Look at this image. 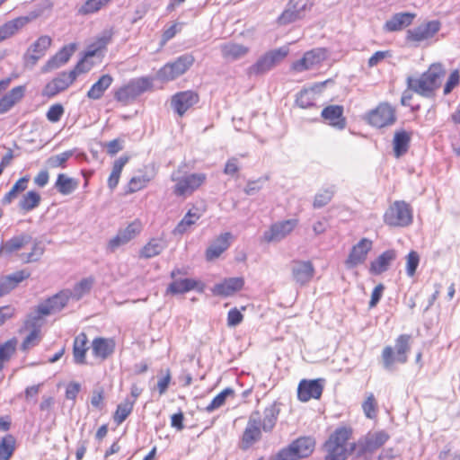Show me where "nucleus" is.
Instances as JSON below:
<instances>
[{
	"label": "nucleus",
	"instance_id": "nucleus-1",
	"mask_svg": "<svg viewBox=\"0 0 460 460\" xmlns=\"http://www.w3.org/2000/svg\"><path fill=\"white\" fill-rule=\"evenodd\" d=\"M445 75V69L441 64H432L428 71L420 77L407 78V86L409 90L423 97H431L434 91L439 87L440 79Z\"/></svg>",
	"mask_w": 460,
	"mask_h": 460
},
{
	"label": "nucleus",
	"instance_id": "nucleus-2",
	"mask_svg": "<svg viewBox=\"0 0 460 460\" xmlns=\"http://www.w3.org/2000/svg\"><path fill=\"white\" fill-rule=\"evenodd\" d=\"M411 336L401 334L395 340L394 348L386 346L382 351L383 367L387 371L394 370L395 363L405 364L408 360V353L411 349Z\"/></svg>",
	"mask_w": 460,
	"mask_h": 460
},
{
	"label": "nucleus",
	"instance_id": "nucleus-3",
	"mask_svg": "<svg viewBox=\"0 0 460 460\" xmlns=\"http://www.w3.org/2000/svg\"><path fill=\"white\" fill-rule=\"evenodd\" d=\"M171 180L174 182L173 194L177 197L186 198L206 182L207 175L204 172L181 174L180 171H174L171 175Z\"/></svg>",
	"mask_w": 460,
	"mask_h": 460
},
{
	"label": "nucleus",
	"instance_id": "nucleus-4",
	"mask_svg": "<svg viewBox=\"0 0 460 460\" xmlns=\"http://www.w3.org/2000/svg\"><path fill=\"white\" fill-rule=\"evenodd\" d=\"M413 213L410 204L403 200L394 201L386 209L384 222L394 227H405L412 223Z\"/></svg>",
	"mask_w": 460,
	"mask_h": 460
},
{
	"label": "nucleus",
	"instance_id": "nucleus-5",
	"mask_svg": "<svg viewBox=\"0 0 460 460\" xmlns=\"http://www.w3.org/2000/svg\"><path fill=\"white\" fill-rule=\"evenodd\" d=\"M261 415L259 411H253L248 417L246 426L240 437L238 447L241 450L246 451L252 447L262 438Z\"/></svg>",
	"mask_w": 460,
	"mask_h": 460
},
{
	"label": "nucleus",
	"instance_id": "nucleus-6",
	"mask_svg": "<svg viewBox=\"0 0 460 460\" xmlns=\"http://www.w3.org/2000/svg\"><path fill=\"white\" fill-rule=\"evenodd\" d=\"M153 86L152 80L148 77H139L130 80L127 84L119 88L114 98L120 102L128 103Z\"/></svg>",
	"mask_w": 460,
	"mask_h": 460
},
{
	"label": "nucleus",
	"instance_id": "nucleus-7",
	"mask_svg": "<svg viewBox=\"0 0 460 460\" xmlns=\"http://www.w3.org/2000/svg\"><path fill=\"white\" fill-rule=\"evenodd\" d=\"M288 53V50L286 48H279L265 53L252 66L248 67V75H261L269 72L283 60Z\"/></svg>",
	"mask_w": 460,
	"mask_h": 460
},
{
	"label": "nucleus",
	"instance_id": "nucleus-8",
	"mask_svg": "<svg viewBox=\"0 0 460 460\" xmlns=\"http://www.w3.org/2000/svg\"><path fill=\"white\" fill-rule=\"evenodd\" d=\"M194 63L191 55H182L175 61L164 65L156 75L157 79L169 82L183 75Z\"/></svg>",
	"mask_w": 460,
	"mask_h": 460
},
{
	"label": "nucleus",
	"instance_id": "nucleus-9",
	"mask_svg": "<svg viewBox=\"0 0 460 460\" xmlns=\"http://www.w3.org/2000/svg\"><path fill=\"white\" fill-rule=\"evenodd\" d=\"M368 123L376 128H382L395 123L396 111L388 102H381L378 106L367 113Z\"/></svg>",
	"mask_w": 460,
	"mask_h": 460
},
{
	"label": "nucleus",
	"instance_id": "nucleus-10",
	"mask_svg": "<svg viewBox=\"0 0 460 460\" xmlns=\"http://www.w3.org/2000/svg\"><path fill=\"white\" fill-rule=\"evenodd\" d=\"M142 224L138 220H135L128 224L125 228L118 231L117 234L108 243V250L111 252H115L120 246H123L136 238L142 231Z\"/></svg>",
	"mask_w": 460,
	"mask_h": 460
},
{
	"label": "nucleus",
	"instance_id": "nucleus-11",
	"mask_svg": "<svg viewBox=\"0 0 460 460\" xmlns=\"http://www.w3.org/2000/svg\"><path fill=\"white\" fill-rule=\"evenodd\" d=\"M69 299L70 296L68 292H66V290H63L44 303L40 304L37 307L34 320L40 321L43 316L59 312L66 305Z\"/></svg>",
	"mask_w": 460,
	"mask_h": 460
},
{
	"label": "nucleus",
	"instance_id": "nucleus-12",
	"mask_svg": "<svg viewBox=\"0 0 460 460\" xmlns=\"http://www.w3.org/2000/svg\"><path fill=\"white\" fill-rule=\"evenodd\" d=\"M441 22L438 20L422 22L419 26L408 30L406 39L420 43L433 38L440 30Z\"/></svg>",
	"mask_w": 460,
	"mask_h": 460
},
{
	"label": "nucleus",
	"instance_id": "nucleus-13",
	"mask_svg": "<svg viewBox=\"0 0 460 460\" xmlns=\"http://www.w3.org/2000/svg\"><path fill=\"white\" fill-rule=\"evenodd\" d=\"M296 219H288L273 224L264 232L263 239L268 243L279 242L287 237L297 226Z\"/></svg>",
	"mask_w": 460,
	"mask_h": 460
},
{
	"label": "nucleus",
	"instance_id": "nucleus-14",
	"mask_svg": "<svg viewBox=\"0 0 460 460\" xmlns=\"http://www.w3.org/2000/svg\"><path fill=\"white\" fill-rule=\"evenodd\" d=\"M326 58L323 49H315L305 53L302 58L292 64V70L297 73L312 69L321 64Z\"/></svg>",
	"mask_w": 460,
	"mask_h": 460
},
{
	"label": "nucleus",
	"instance_id": "nucleus-15",
	"mask_svg": "<svg viewBox=\"0 0 460 460\" xmlns=\"http://www.w3.org/2000/svg\"><path fill=\"white\" fill-rule=\"evenodd\" d=\"M51 42L52 40L49 36L43 35L32 43L24 55L26 65L34 66L37 62L45 56Z\"/></svg>",
	"mask_w": 460,
	"mask_h": 460
},
{
	"label": "nucleus",
	"instance_id": "nucleus-16",
	"mask_svg": "<svg viewBox=\"0 0 460 460\" xmlns=\"http://www.w3.org/2000/svg\"><path fill=\"white\" fill-rule=\"evenodd\" d=\"M324 379L302 380L297 388L298 399L307 402L310 399H319L323 394Z\"/></svg>",
	"mask_w": 460,
	"mask_h": 460
},
{
	"label": "nucleus",
	"instance_id": "nucleus-17",
	"mask_svg": "<svg viewBox=\"0 0 460 460\" xmlns=\"http://www.w3.org/2000/svg\"><path fill=\"white\" fill-rule=\"evenodd\" d=\"M372 241L367 238L361 239L356 245H354L345 261L348 269H352L363 263L368 252L372 249Z\"/></svg>",
	"mask_w": 460,
	"mask_h": 460
},
{
	"label": "nucleus",
	"instance_id": "nucleus-18",
	"mask_svg": "<svg viewBox=\"0 0 460 460\" xmlns=\"http://www.w3.org/2000/svg\"><path fill=\"white\" fill-rule=\"evenodd\" d=\"M199 102V95L193 91H184L175 93L172 97L171 105L179 116L185 112Z\"/></svg>",
	"mask_w": 460,
	"mask_h": 460
},
{
	"label": "nucleus",
	"instance_id": "nucleus-19",
	"mask_svg": "<svg viewBox=\"0 0 460 460\" xmlns=\"http://www.w3.org/2000/svg\"><path fill=\"white\" fill-rule=\"evenodd\" d=\"M74 81V73L63 72L46 84L42 94L47 97H53L65 91Z\"/></svg>",
	"mask_w": 460,
	"mask_h": 460
},
{
	"label": "nucleus",
	"instance_id": "nucleus-20",
	"mask_svg": "<svg viewBox=\"0 0 460 460\" xmlns=\"http://www.w3.org/2000/svg\"><path fill=\"white\" fill-rule=\"evenodd\" d=\"M292 277L300 285L308 283L314 277V268L311 261H296L291 267Z\"/></svg>",
	"mask_w": 460,
	"mask_h": 460
},
{
	"label": "nucleus",
	"instance_id": "nucleus-21",
	"mask_svg": "<svg viewBox=\"0 0 460 460\" xmlns=\"http://www.w3.org/2000/svg\"><path fill=\"white\" fill-rule=\"evenodd\" d=\"M233 234L229 232L217 236L206 251L208 261H213L218 258L225 251L228 249L233 240Z\"/></svg>",
	"mask_w": 460,
	"mask_h": 460
},
{
	"label": "nucleus",
	"instance_id": "nucleus-22",
	"mask_svg": "<svg viewBox=\"0 0 460 460\" xmlns=\"http://www.w3.org/2000/svg\"><path fill=\"white\" fill-rule=\"evenodd\" d=\"M280 413V407L277 402H273L266 406L261 413V429L265 433H270L278 421Z\"/></svg>",
	"mask_w": 460,
	"mask_h": 460
},
{
	"label": "nucleus",
	"instance_id": "nucleus-23",
	"mask_svg": "<svg viewBox=\"0 0 460 460\" xmlns=\"http://www.w3.org/2000/svg\"><path fill=\"white\" fill-rule=\"evenodd\" d=\"M74 51L75 46L73 44L65 46L54 57L48 60L41 68L42 72L48 73L65 65L70 59Z\"/></svg>",
	"mask_w": 460,
	"mask_h": 460
},
{
	"label": "nucleus",
	"instance_id": "nucleus-24",
	"mask_svg": "<svg viewBox=\"0 0 460 460\" xmlns=\"http://www.w3.org/2000/svg\"><path fill=\"white\" fill-rule=\"evenodd\" d=\"M115 349V341L113 339L95 338L92 341L93 355L102 361L109 358Z\"/></svg>",
	"mask_w": 460,
	"mask_h": 460
},
{
	"label": "nucleus",
	"instance_id": "nucleus-25",
	"mask_svg": "<svg viewBox=\"0 0 460 460\" xmlns=\"http://www.w3.org/2000/svg\"><path fill=\"white\" fill-rule=\"evenodd\" d=\"M30 273L26 270H19L13 274L0 278V297L7 295L14 289L22 281L28 279Z\"/></svg>",
	"mask_w": 460,
	"mask_h": 460
},
{
	"label": "nucleus",
	"instance_id": "nucleus-26",
	"mask_svg": "<svg viewBox=\"0 0 460 460\" xmlns=\"http://www.w3.org/2000/svg\"><path fill=\"white\" fill-rule=\"evenodd\" d=\"M26 86L19 85L13 87L0 99V114L8 112L24 96Z\"/></svg>",
	"mask_w": 460,
	"mask_h": 460
},
{
	"label": "nucleus",
	"instance_id": "nucleus-27",
	"mask_svg": "<svg viewBox=\"0 0 460 460\" xmlns=\"http://www.w3.org/2000/svg\"><path fill=\"white\" fill-rule=\"evenodd\" d=\"M243 284L244 281L242 278H229L215 285L212 291L217 296H229L242 289Z\"/></svg>",
	"mask_w": 460,
	"mask_h": 460
},
{
	"label": "nucleus",
	"instance_id": "nucleus-28",
	"mask_svg": "<svg viewBox=\"0 0 460 460\" xmlns=\"http://www.w3.org/2000/svg\"><path fill=\"white\" fill-rule=\"evenodd\" d=\"M111 36L109 33H103L101 37L90 44L85 52L84 57L88 58H95L100 62L104 56L107 45L111 42Z\"/></svg>",
	"mask_w": 460,
	"mask_h": 460
},
{
	"label": "nucleus",
	"instance_id": "nucleus-29",
	"mask_svg": "<svg viewBox=\"0 0 460 460\" xmlns=\"http://www.w3.org/2000/svg\"><path fill=\"white\" fill-rule=\"evenodd\" d=\"M31 237L28 234L14 236L4 243L0 248V252L4 255H10L21 250L27 249L31 244Z\"/></svg>",
	"mask_w": 460,
	"mask_h": 460
},
{
	"label": "nucleus",
	"instance_id": "nucleus-30",
	"mask_svg": "<svg viewBox=\"0 0 460 460\" xmlns=\"http://www.w3.org/2000/svg\"><path fill=\"white\" fill-rule=\"evenodd\" d=\"M222 57L227 61H235L245 57L250 49L244 45L228 42L220 46Z\"/></svg>",
	"mask_w": 460,
	"mask_h": 460
},
{
	"label": "nucleus",
	"instance_id": "nucleus-31",
	"mask_svg": "<svg viewBox=\"0 0 460 460\" xmlns=\"http://www.w3.org/2000/svg\"><path fill=\"white\" fill-rule=\"evenodd\" d=\"M342 114L343 108L340 105H330L322 111L323 119L330 125L341 129L345 127V119Z\"/></svg>",
	"mask_w": 460,
	"mask_h": 460
},
{
	"label": "nucleus",
	"instance_id": "nucleus-32",
	"mask_svg": "<svg viewBox=\"0 0 460 460\" xmlns=\"http://www.w3.org/2000/svg\"><path fill=\"white\" fill-rule=\"evenodd\" d=\"M414 17L415 14L411 13H395L391 17V19L386 21V22L384 25V28L386 31H401L404 27L411 25Z\"/></svg>",
	"mask_w": 460,
	"mask_h": 460
},
{
	"label": "nucleus",
	"instance_id": "nucleus-33",
	"mask_svg": "<svg viewBox=\"0 0 460 460\" xmlns=\"http://www.w3.org/2000/svg\"><path fill=\"white\" fill-rule=\"evenodd\" d=\"M388 438L389 436L385 431L368 434L360 444L362 451L373 453L381 447Z\"/></svg>",
	"mask_w": 460,
	"mask_h": 460
},
{
	"label": "nucleus",
	"instance_id": "nucleus-34",
	"mask_svg": "<svg viewBox=\"0 0 460 460\" xmlns=\"http://www.w3.org/2000/svg\"><path fill=\"white\" fill-rule=\"evenodd\" d=\"M396 252L394 250H387L380 254L375 261L370 264V271L374 274H381L385 271L390 263L395 260Z\"/></svg>",
	"mask_w": 460,
	"mask_h": 460
},
{
	"label": "nucleus",
	"instance_id": "nucleus-35",
	"mask_svg": "<svg viewBox=\"0 0 460 460\" xmlns=\"http://www.w3.org/2000/svg\"><path fill=\"white\" fill-rule=\"evenodd\" d=\"M290 446L301 459L309 456L314 452L315 441L311 437H302L293 441Z\"/></svg>",
	"mask_w": 460,
	"mask_h": 460
},
{
	"label": "nucleus",
	"instance_id": "nucleus-36",
	"mask_svg": "<svg viewBox=\"0 0 460 460\" xmlns=\"http://www.w3.org/2000/svg\"><path fill=\"white\" fill-rule=\"evenodd\" d=\"M78 180L65 173H59L54 187L60 194L66 196L72 194L78 188Z\"/></svg>",
	"mask_w": 460,
	"mask_h": 460
},
{
	"label": "nucleus",
	"instance_id": "nucleus-37",
	"mask_svg": "<svg viewBox=\"0 0 460 460\" xmlns=\"http://www.w3.org/2000/svg\"><path fill=\"white\" fill-rule=\"evenodd\" d=\"M411 142V134L403 129L397 130L394 133L393 146L394 152L396 157L404 155L409 148Z\"/></svg>",
	"mask_w": 460,
	"mask_h": 460
},
{
	"label": "nucleus",
	"instance_id": "nucleus-38",
	"mask_svg": "<svg viewBox=\"0 0 460 460\" xmlns=\"http://www.w3.org/2000/svg\"><path fill=\"white\" fill-rule=\"evenodd\" d=\"M113 78L110 75H102L87 92V97L92 100H99L104 92L111 85Z\"/></svg>",
	"mask_w": 460,
	"mask_h": 460
},
{
	"label": "nucleus",
	"instance_id": "nucleus-39",
	"mask_svg": "<svg viewBox=\"0 0 460 460\" xmlns=\"http://www.w3.org/2000/svg\"><path fill=\"white\" fill-rule=\"evenodd\" d=\"M28 22V18L19 17L0 26V42L14 35Z\"/></svg>",
	"mask_w": 460,
	"mask_h": 460
},
{
	"label": "nucleus",
	"instance_id": "nucleus-40",
	"mask_svg": "<svg viewBox=\"0 0 460 460\" xmlns=\"http://www.w3.org/2000/svg\"><path fill=\"white\" fill-rule=\"evenodd\" d=\"M166 248V242L162 238H152L140 251V257L150 259L159 255Z\"/></svg>",
	"mask_w": 460,
	"mask_h": 460
},
{
	"label": "nucleus",
	"instance_id": "nucleus-41",
	"mask_svg": "<svg viewBox=\"0 0 460 460\" xmlns=\"http://www.w3.org/2000/svg\"><path fill=\"white\" fill-rule=\"evenodd\" d=\"M94 284V279L88 277L81 279L76 283L72 289H66L68 292L70 298L79 300L87 295Z\"/></svg>",
	"mask_w": 460,
	"mask_h": 460
},
{
	"label": "nucleus",
	"instance_id": "nucleus-42",
	"mask_svg": "<svg viewBox=\"0 0 460 460\" xmlns=\"http://www.w3.org/2000/svg\"><path fill=\"white\" fill-rule=\"evenodd\" d=\"M199 281L193 279H175L167 288V293L183 294L198 288Z\"/></svg>",
	"mask_w": 460,
	"mask_h": 460
},
{
	"label": "nucleus",
	"instance_id": "nucleus-43",
	"mask_svg": "<svg viewBox=\"0 0 460 460\" xmlns=\"http://www.w3.org/2000/svg\"><path fill=\"white\" fill-rule=\"evenodd\" d=\"M87 337L84 333L78 334L74 341L73 354L76 364L85 363V354L87 351Z\"/></svg>",
	"mask_w": 460,
	"mask_h": 460
},
{
	"label": "nucleus",
	"instance_id": "nucleus-44",
	"mask_svg": "<svg viewBox=\"0 0 460 460\" xmlns=\"http://www.w3.org/2000/svg\"><path fill=\"white\" fill-rule=\"evenodd\" d=\"M27 248L30 249L29 252H22L18 255L24 263L38 261L44 253V247L40 242L31 240V244Z\"/></svg>",
	"mask_w": 460,
	"mask_h": 460
},
{
	"label": "nucleus",
	"instance_id": "nucleus-45",
	"mask_svg": "<svg viewBox=\"0 0 460 460\" xmlns=\"http://www.w3.org/2000/svg\"><path fill=\"white\" fill-rule=\"evenodd\" d=\"M134 404L135 401L130 400L129 398H126L123 402L118 404L113 415V420L117 425H120L126 420L132 412Z\"/></svg>",
	"mask_w": 460,
	"mask_h": 460
},
{
	"label": "nucleus",
	"instance_id": "nucleus-46",
	"mask_svg": "<svg viewBox=\"0 0 460 460\" xmlns=\"http://www.w3.org/2000/svg\"><path fill=\"white\" fill-rule=\"evenodd\" d=\"M30 181L29 176H24L20 178L11 188V190L4 196L2 199V204L8 205L14 200L19 193L24 191L28 187V182Z\"/></svg>",
	"mask_w": 460,
	"mask_h": 460
},
{
	"label": "nucleus",
	"instance_id": "nucleus-47",
	"mask_svg": "<svg viewBox=\"0 0 460 460\" xmlns=\"http://www.w3.org/2000/svg\"><path fill=\"white\" fill-rule=\"evenodd\" d=\"M40 200L41 198L38 192L30 190L22 197L18 207L21 210L29 212L39 207Z\"/></svg>",
	"mask_w": 460,
	"mask_h": 460
},
{
	"label": "nucleus",
	"instance_id": "nucleus-48",
	"mask_svg": "<svg viewBox=\"0 0 460 460\" xmlns=\"http://www.w3.org/2000/svg\"><path fill=\"white\" fill-rule=\"evenodd\" d=\"M128 161V157L121 156L113 163L112 170L108 179V187L111 190L118 186L121 172Z\"/></svg>",
	"mask_w": 460,
	"mask_h": 460
},
{
	"label": "nucleus",
	"instance_id": "nucleus-49",
	"mask_svg": "<svg viewBox=\"0 0 460 460\" xmlns=\"http://www.w3.org/2000/svg\"><path fill=\"white\" fill-rule=\"evenodd\" d=\"M39 321L34 320V316H31L25 323L26 326L33 327L32 331L29 333V335L24 339L22 348L23 350H27L31 347L38 344L40 341V327H36Z\"/></svg>",
	"mask_w": 460,
	"mask_h": 460
},
{
	"label": "nucleus",
	"instance_id": "nucleus-50",
	"mask_svg": "<svg viewBox=\"0 0 460 460\" xmlns=\"http://www.w3.org/2000/svg\"><path fill=\"white\" fill-rule=\"evenodd\" d=\"M200 216L197 208L189 210L175 227L174 234H182L186 233L188 229L199 219Z\"/></svg>",
	"mask_w": 460,
	"mask_h": 460
},
{
	"label": "nucleus",
	"instance_id": "nucleus-51",
	"mask_svg": "<svg viewBox=\"0 0 460 460\" xmlns=\"http://www.w3.org/2000/svg\"><path fill=\"white\" fill-rule=\"evenodd\" d=\"M234 391L232 388H226L222 392H220L217 396L214 397V399L211 401V402L206 407V411L212 412L220 407H222L228 397H234Z\"/></svg>",
	"mask_w": 460,
	"mask_h": 460
},
{
	"label": "nucleus",
	"instance_id": "nucleus-52",
	"mask_svg": "<svg viewBox=\"0 0 460 460\" xmlns=\"http://www.w3.org/2000/svg\"><path fill=\"white\" fill-rule=\"evenodd\" d=\"M334 193H335L334 186H329L327 188L322 189L314 196L313 207L314 208H321L324 207L332 200Z\"/></svg>",
	"mask_w": 460,
	"mask_h": 460
},
{
	"label": "nucleus",
	"instance_id": "nucleus-53",
	"mask_svg": "<svg viewBox=\"0 0 460 460\" xmlns=\"http://www.w3.org/2000/svg\"><path fill=\"white\" fill-rule=\"evenodd\" d=\"M325 448L327 456L325 460H345L347 457V448L343 446H338L332 442H326Z\"/></svg>",
	"mask_w": 460,
	"mask_h": 460
},
{
	"label": "nucleus",
	"instance_id": "nucleus-54",
	"mask_svg": "<svg viewBox=\"0 0 460 460\" xmlns=\"http://www.w3.org/2000/svg\"><path fill=\"white\" fill-rule=\"evenodd\" d=\"M111 0H87L77 11L79 14L87 15L94 13L106 6Z\"/></svg>",
	"mask_w": 460,
	"mask_h": 460
},
{
	"label": "nucleus",
	"instance_id": "nucleus-55",
	"mask_svg": "<svg viewBox=\"0 0 460 460\" xmlns=\"http://www.w3.org/2000/svg\"><path fill=\"white\" fill-rule=\"evenodd\" d=\"M15 440L13 436L7 435L0 442V460H9L14 451Z\"/></svg>",
	"mask_w": 460,
	"mask_h": 460
},
{
	"label": "nucleus",
	"instance_id": "nucleus-56",
	"mask_svg": "<svg viewBox=\"0 0 460 460\" xmlns=\"http://www.w3.org/2000/svg\"><path fill=\"white\" fill-rule=\"evenodd\" d=\"M16 344V340L12 339L0 345V370H2L4 364L8 361L15 352Z\"/></svg>",
	"mask_w": 460,
	"mask_h": 460
},
{
	"label": "nucleus",
	"instance_id": "nucleus-57",
	"mask_svg": "<svg viewBox=\"0 0 460 460\" xmlns=\"http://www.w3.org/2000/svg\"><path fill=\"white\" fill-rule=\"evenodd\" d=\"M364 414L368 419H374L376 416L377 403L372 393L368 394L362 403Z\"/></svg>",
	"mask_w": 460,
	"mask_h": 460
},
{
	"label": "nucleus",
	"instance_id": "nucleus-58",
	"mask_svg": "<svg viewBox=\"0 0 460 460\" xmlns=\"http://www.w3.org/2000/svg\"><path fill=\"white\" fill-rule=\"evenodd\" d=\"M73 155V151H66L64 153L52 155L47 160L49 168L65 167L66 161Z\"/></svg>",
	"mask_w": 460,
	"mask_h": 460
},
{
	"label": "nucleus",
	"instance_id": "nucleus-59",
	"mask_svg": "<svg viewBox=\"0 0 460 460\" xmlns=\"http://www.w3.org/2000/svg\"><path fill=\"white\" fill-rule=\"evenodd\" d=\"M296 102L297 106L303 109L309 108L314 105V93L313 90H304L299 93Z\"/></svg>",
	"mask_w": 460,
	"mask_h": 460
},
{
	"label": "nucleus",
	"instance_id": "nucleus-60",
	"mask_svg": "<svg viewBox=\"0 0 460 460\" xmlns=\"http://www.w3.org/2000/svg\"><path fill=\"white\" fill-rule=\"evenodd\" d=\"M150 181V178L146 175L135 176L130 179L128 183V193H134L144 189Z\"/></svg>",
	"mask_w": 460,
	"mask_h": 460
},
{
	"label": "nucleus",
	"instance_id": "nucleus-61",
	"mask_svg": "<svg viewBox=\"0 0 460 460\" xmlns=\"http://www.w3.org/2000/svg\"><path fill=\"white\" fill-rule=\"evenodd\" d=\"M350 436V431L346 428H341L330 437L327 442H332L334 445L346 447L347 441Z\"/></svg>",
	"mask_w": 460,
	"mask_h": 460
},
{
	"label": "nucleus",
	"instance_id": "nucleus-62",
	"mask_svg": "<svg viewBox=\"0 0 460 460\" xmlns=\"http://www.w3.org/2000/svg\"><path fill=\"white\" fill-rule=\"evenodd\" d=\"M420 263V256L415 251H411L406 257V272L409 277H413Z\"/></svg>",
	"mask_w": 460,
	"mask_h": 460
},
{
	"label": "nucleus",
	"instance_id": "nucleus-63",
	"mask_svg": "<svg viewBox=\"0 0 460 460\" xmlns=\"http://www.w3.org/2000/svg\"><path fill=\"white\" fill-rule=\"evenodd\" d=\"M93 66V62L91 61L90 58H85L84 56V58L80 60L75 67L69 71V73H74L75 80L76 79L77 75L83 73H86Z\"/></svg>",
	"mask_w": 460,
	"mask_h": 460
},
{
	"label": "nucleus",
	"instance_id": "nucleus-64",
	"mask_svg": "<svg viewBox=\"0 0 460 460\" xmlns=\"http://www.w3.org/2000/svg\"><path fill=\"white\" fill-rule=\"evenodd\" d=\"M275 460H299V457L293 447L289 445L287 448L279 452Z\"/></svg>",
	"mask_w": 460,
	"mask_h": 460
}]
</instances>
